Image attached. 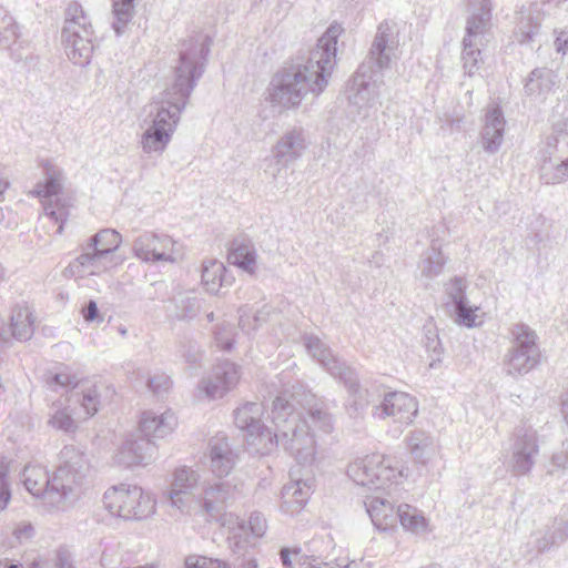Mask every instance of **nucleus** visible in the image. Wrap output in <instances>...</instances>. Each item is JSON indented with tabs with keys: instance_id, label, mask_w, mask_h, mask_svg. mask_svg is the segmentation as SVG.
I'll list each match as a JSON object with an SVG mask.
<instances>
[{
	"instance_id": "6e6d98bb",
	"label": "nucleus",
	"mask_w": 568,
	"mask_h": 568,
	"mask_svg": "<svg viewBox=\"0 0 568 568\" xmlns=\"http://www.w3.org/2000/svg\"><path fill=\"white\" fill-rule=\"evenodd\" d=\"M248 526L254 536L262 537L266 530V520L262 514L253 513L250 517Z\"/></svg>"
},
{
	"instance_id": "69168bd1",
	"label": "nucleus",
	"mask_w": 568,
	"mask_h": 568,
	"mask_svg": "<svg viewBox=\"0 0 568 568\" xmlns=\"http://www.w3.org/2000/svg\"><path fill=\"white\" fill-rule=\"evenodd\" d=\"M44 212L45 214L55 220L57 222L61 219L62 213H58L50 204H44Z\"/></svg>"
},
{
	"instance_id": "a18cd8bd",
	"label": "nucleus",
	"mask_w": 568,
	"mask_h": 568,
	"mask_svg": "<svg viewBox=\"0 0 568 568\" xmlns=\"http://www.w3.org/2000/svg\"><path fill=\"white\" fill-rule=\"evenodd\" d=\"M81 408L87 417L93 416L100 409V393L97 386L82 389Z\"/></svg>"
},
{
	"instance_id": "5701e85b",
	"label": "nucleus",
	"mask_w": 568,
	"mask_h": 568,
	"mask_svg": "<svg viewBox=\"0 0 568 568\" xmlns=\"http://www.w3.org/2000/svg\"><path fill=\"white\" fill-rule=\"evenodd\" d=\"M210 462L213 474L222 478L227 476L236 464L237 456L230 447L225 437H214L210 440Z\"/></svg>"
},
{
	"instance_id": "e433bc0d",
	"label": "nucleus",
	"mask_w": 568,
	"mask_h": 568,
	"mask_svg": "<svg viewBox=\"0 0 568 568\" xmlns=\"http://www.w3.org/2000/svg\"><path fill=\"white\" fill-rule=\"evenodd\" d=\"M398 518L403 528L413 534H423L427 530L428 521L423 513L408 504L398 505L396 519Z\"/></svg>"
},
{
	"instance_id": "9d476101",
	"label": "nucleus",
	"mask_w": 568,
	"mask_h": 568,
	"mask_svg": "<svg viewBox=\"0 0 568 568\" xmlns=\"http://www.w3.org/2000/svg\"><path fill=\"white\" fill-rule=\"evenodd\" d=\"M510 334L513 345L505 356V369L511 376L527 374L539 362L536 332L524 323H517L513 325Z\"/></svg>"
},
{
	"instance_id": "8fccbe9b",
	"label": "nucleus",
	"mask_w": 568,
	"mask_h": 568,
	"mask_svg": "<svg viewBox=\"0 0 568 568\" xmlns=\"http://www.w3.org/2000/svg\"><path fill=\"white\" fill-rule=\"evenodd\" d=\"M424 346L426 351L429 353L430 357V367H434L435 363L440 362L443 355V346L438 338V335L433 329H427L424 338Z\"/></svg>"
},
{
	"instance_id": "20e7f679",
	"label": "nucleus",
	"mask_w": 568,
	"mask_h": 568,
	"mask_svg": "<svg viewBox=\"0 0 568 568\" xmlns=\"http://www.w3.org/2000/svg\"><path fill=\"white\" fill-rule=\"evenodd\" d=\"M84 454L74 446H64L60 452V465L51 477L40 465H28L23 469L26 489L43 505L50 508H61L74 501L88 470Z\"/></svg>"
},
{
	"instance_id": "f704fd0d",
	"label": "nucleus",
	"mask_w": 568,
	"mask_h": 568,
	"mask_svg": "<svg viewBox=\"0 0 568 568\" xmlns=\"http://www.w3.org/2000/svg\"><path fill=\"white\" fill-rule=\"evenodd\" d=\"M538 160L539 175L544 183L557 184L568 179V160L552 155Z\"/></svg>"
},
{
	"instance_id": "9b49d317",
	"label": "nucleus",
	"mask_w": 568,
	"mask_h": 568,
	"mask_svg": "<svg viewBox=\"0 0 568 568\" xmlns=\"http://www.w3.org/2000/svg\"><path fill=\"white\" fill-rule=\"evenodd\" d=\"M263 414L262 403L248 402L234 410V423L245 433L248 445L255 447V450L261 454H268L272 452V432L264 426Z\"/></svg>"
},
{
	"instance_id": "37998d69",
	"label": "nucleus",
	"mask_w": 568,
	"mask_h": 568,
	"mask_svg": "<svg viewBox=\"0 0 568 568\" xmlns=\"http://www.w3.org/2000/svg\"><path fill=\"white\" fill-rule=\"evenodd\" d=\"M466 281L463 277H453L448 283L445 284V295L448 300L447 304H452L453 307H457L460 304L466 303Z\"/></svg>"
},
{
	"instance_id": "13d9d810",
	"label": "nucleus",
	"mask_w": 568,
	"mask_h": 568,
	"mask_svg": "<svg viewBox=\"0 0 568 568\" xmlns=\"http://www.w3.org/2000/svg\"><path fill=\"white\" fill-rule=\"evenodd\" d=\"M82 316L88 323H92L94 321H103V317L99 313L98 304L93 300H90L88 304L82 308Z\"/></svg>"
},
{
	"instance_id": "dca6fc26",
	"label": "nucleus",
	"mask_w": 568,
	"mask_h": 568,
	"mask_svg": "<svg viewBox=\"0 0 568 568\" xmlns=\"http://www.w3.org/2000/svg\"><path fill=\"white\" fill-rule=\"evenodd\" d=\"M155 450L156 448L152 440L132 436L122 443L113 460L116 465L128 468L146 466L153 460Z\"/></svg>"
},
{
	"instance_id": "4d7b16f0",
	"label": "nucleus",
	"mask_w": 568,
	"mask_h": 568,
	"mask_svg": "<svg viewBox=\"0 0 568 568\" xmlns=\"http://www.w3.org/2000/svg\"><path fill=\"white\" fill-rule=\"evenodd\" d=\"M273 314V307L270 305H264L261 310L255 311L251 314L254 325L253 329H257L263 324L270 321L271 316Z\"/></svg>"
},
{
	"instance_id": "393cba45",
	"label": "nucleus",
	"mask_w": 568,
	"mask_h": 568,
	"mask_svg": "<svg viewBox=\"0 0 568 568\" xmlns=\"http://www.w3.org/2000/svg\"><path fill=\"white\" fill-rule=\"evenodd\" d=\"M487 30L477 29L474 22L470 26H466V36L463 40V62L465 72L468 75H473L479 68L480 58V49L479 45L483 44V39Z\"/></svg>"
},
{
	"instance_id": "4468645a",
	"label": "nucleus",
	"mask_w": 568,
	"mask_h": 568,
	"mask_svg": "<svg viewBox=\"0 0 568 568\" xmlns=\"http://www.w3.org/2000/svg\"><path fill=\"white\" fill-rule=\"evenodd\" d=\"M237 495V486L232 480H221L220 478L203 484L197 501L207 517L219 520Z\"/></svg>"
},
{
	"instance_id": "ddd939ff",
	"label": "nucleus",
	"mask_w": 568,
	"mask_h": 568,
	"mask_svg": "<svg viewBox=\"0 0 568 568\" xmlns=\"http://www.w3.org/2000/svg\"><path fill=\"white\" fill-rule=\"evenodd\" d=\"M383 399L374 405L372 414L378 419L392 418L400 426L413 423L417 415L418 406L416 399L407 393L389 392L382 394Z\"/></svg>"
},
{
	"instance_id": "6e6552de",
	"label": "nucleus",
	"mask_w": 568,
	"mask_h": 568,
	"mask_svg": "<svg viewBox=\"0 0 568 568\" xmlns=\"http://www.w3.org/2000/svg\"><path fill=\"white\" fill-rule=\"evenodd\" d=\"M347 474L357 485L372 490H383L390 496L397 488L403 470L394 468L388 458L374 454L352 463Z\"/></svg>"
},
{
	"instance_id": "5fc2aeb1",
	"label": "nucleus",
	"mask_w": 568,
	"mask_h": 568,
	"mask_svg": "<svg viewBox=\"0 0 568 568\" xmlns=\"http://www.w3.org/2000/svg\"><path fill=\"white\" fill-rule=\"evenodd\" d=\"M11 499L10 485L8 481L7 470L0 467V511L6 509Z\"/></svg>"
},
{
	"instance_id": "f8f14e48",
	"label": "nucleus",
	"mask_w": 568,
	"mask_h": 568,
	"mask_svg": "<svg viewBox=\"0 0 568 568\" xmlns=\"http://www.w3.org/2000/svg\"><path fill=\"white\" fill-rule=\"evenodd\" d=\"M509 467L519 476L530 471L539 452L537 433L531 426H519L513 434Z\"/></svg>"
},
{
	"instance_id": "c9c22d12",
	"label": "nucleus",
	"mask_w": 568,
	"mask_h": 568,
	"mask_svg": "<svg viewBox=\"0 0 568 568\" xmlns=\"http://www.w3.org/2000/svg\"><path fill=\"white\" fill-rule=\"evenodd\" d=\"M312 490V480L291 481L282 490L284 504L291 507L292 511L298 510L307 503Z\"/></svg>"
},
{
	"instance_id": "de8ad7c7",
	"label": "nucleus",
	"mask_w": 568,
	"mask_h": 568,
	"mask_svg": "<svg viewBox=\"0 0 568 568\" xmlns=\"http://www.w3.org/2000/svg\"><path fill=\"white\" fill-rule=\"evenodd\" d=\"M0 30V49H10L13 43L18 40L19 27L16 22L14 18L10 14L6 23L1 27Z\"/></svg>"
},
{
	"instance_id": "09e8293b",
	"label": "nucleus",
	"mask_w": 568,
	"mask_h": 568,
	"mask_svg": "<svg viewBox=\"0 0 568 568\" xmlns=\"http://www.w3.org/2000/svg\"><path fill=\"white\" fill-rule=\"evenodd\" d=\"M477 306H470L468 301L454 308L455 322L466 327H475L477 325Z\"/></svg>"
},
{
	"instance_id": "a19ab883",
	"label": "nucleus",
	"mask_w": 568,
	"mask_h": 568,
	"mask_svg": "<svg viewBox=\"0 0 568 568\" xmlns=\"http://www.w3.org/2000/svg\"><path fill=\"white\" fill-rule=\"evenodd\" d=\"M134 1L135 0H112V29L116 36L123 34L126 26L130 23L134 16Z\"/></svg>"
},
{
	"instance_id": "473e14b6",
	"label": "nucleus",
	"mask_w": 568,
	"mask_h": 568,
	"mask_svg": "<svg viewBox=\"0 0 568 568\" xmlns=\"http://www.w3.org/2000/svg\"><path fill=\"white\" fill-rule=\"evenodd\" d=\"M201 278L202 284L210 293H217L222 286L231 284V280L226 275L225 265L216 260L203 262Z\"/></svg>"
},
{
	"instance_id": "412c9836",
	"label": "nucleus",
	"mask_w": 568,
	"mask_h": 568,
	"mask_svg": "<svg viewBox=\"0 0 568 568\" xmlns=\"http://www.w3.org/2000/svg\"><path fill=\"white\" fill-rule=\"evenodd\" d=\"M200 480L199 474L190 467L182 466L174 471L172 488L169 497L172 506L183 509L192 491L195 489Z\"/></svg>"
},
{
	"instance_id": "1a4fd4ad",
	"label": "nucleus",
	"mask_w": 568,
	"mask_h": 568,
	"mask_svg": "<svg viewBox=\"0 0 568 568\" xmlns=\"http://www.w3.org/2000/svg\"><path fill=\"white\" fill-rule=\"evenodd\" d=\"M105 509L115 517L125 520H142L155 510L152 496L141 487L121 484L109 488L103 495Z\"/></svg>"
},
{
	"instance_id": "4be33fe9",
	"label": "nucleus",
	"mask_w": 568,
	"mask_h": 568,
	"mask_svg": "<svg viewBox=\"0 0 568 568\" xmlns=\"http://www.w3.org/2000/svg\"><path fill=\"white\" fill-rule=\"evenodd\" d=\"M176 424V417L171 410L162 414L149 410L142 414L139 430L142 434L141 437L150 440L151 438H164L174 430Z\"/></svg>"
},
{
	"instance_id": "2f4dec72",
	"label": "nucleus",
	"mask_w": 568,
	"mask_h": 568,
	"mask_svg": "<svg viewBox=\"0 0 568 568\" xmlns=\"http://www.w3.org/2000/svg\"><path fill=\"white\" fill-rule=\"evenodd\" d=\"M170 129L159 128L150 123L141 135L140 145L145 154L161 155L168 148L172 135Z\"/></svg>"
},
{
	"instance_id": "4c0bfd02",
	"label": "nucleus",
	"mask_w": 568,
	"mask_h": 568,
	"mask_svg": "<svg viewBox=\"0 0 568 568\" xmlns=\"http://www.w3.org/2000/svg\"><path fill=\"white\" fill-rule=\"evenodd\" d=\"M122 242L121 234L113 229H103L95 233L85 243L89 248L105 251L106 255L113 257L112 254L119 248Z\"/></svg>"
},
{
	"instance_id": "3c124183",
	"label": "nucleus",
	"mask_w": 568,
	"mask_h": 568,
	"mask_svg": "<svg viewBox=\"0 0 568 568\" xmlns=\"http://www.w3.org/2000/svg\"><path fill=\"white\" fill-rule=\"evenodd\" d=\"M234 326L232 324H223L215 332V341L224 351H231L234 344Z\"/></svg>"
},
{
	"instance_id": "7ed1b4c3",
	"label": "nucleus",
	"mask_w": 568,
	"mask_h": 568,
	"mask_svg": "<svg viewBox=\"0 0 568 568\" xmlns=\"http://www.w3.org/2000/svg\"><path fill=\"white\" fill-rule=\"evenodd\" d=\"M211 47V38L196 33L182 41L174 82L150 104L151 124L175 132L182 111L202 77Z\"/></svg>"
},
{
	"instance_id": "0e129e2a",
	"label": "nucleus",
	"mask_w": 568,
	"mask_h": 568,
	"mask_svg": "<svg viewBox=\"0 0 568 568\" xmlns=\"http://www.w3.org/2000/svg\"><path fill=\"white\" fill-rule=\"evenodd\" d=\"M33 527L31 524H21L14 530V536L19 539H28L32 536Z\"/></svg>"
},
{
	"instance_id": "680f3d73",
	"label": "nucleus",
	"mask_w": 568,
	"mask_h": 568,
	"mask_svg": "<svg viewBox=\"0 0 568 568\" xmlns=\"http://www.w3.org/2000/svg\"><path fill=\"white\" fill-rule=\"evenodd\" d=\"M241 312L242 313L240 315V321H239L240 327L243 331H245L246 333L254 332L255 331V329H253L254 322L251 316V313H247L245 310H241Z\"/></svg>"
},
{
	"instance_id": "052dcab7",
	"label": "nucleus",
	"mask_w": 568,
	"mask_h": 568,
	"mask_svg": "<svg viewBox=\"0 0 568 568\" xmlns=\"http://www.w3.org/2000/svg\"><path fill=\"white\" fill-rule=\"evenodd\" d=\"M220 562H213L211 559L207 558H193L189 557L185 560V567L186 568H220Z\"/></svg>"
},
{
	"instance_id": "39448f33",
	"label": "nucleus",
	"mask_w": 568,
	"mask_h": 568,
	"mask_svg": "<svg viewBox=\"0 0 568 568\" xmlns=\"http://www.w3.org/2000/svg\"><path fill=\"white\" fill-rule=\"evenodd\" d=\"M397 47L394 28L388 22H382L367 58L358 67L349 87L348 101L357 109L358 114L366 116V109L375 103L377 93L371 81L375 72L389 68L392 60L396 58Z\"/></svg>"
},
{
	"instance_id": "a878e982",
	"label": "nucleus",
	"mask_w": 568,
	"mask_h": 568,
	"mask_svg": "<svg viewBox=\"0 0 568 568\" xmlns=\"http://www.w3.org/2000/svg\"><path fill=\"white\" fill-rule=\"evenodd\" d=\"M532 537L534 547L538 554L558 547L568 539V520L555 519L550 526L536 530Z\"/></svg>"
},
{
	"instance_id": "b1692460",
	"label": "nucleus",
	"mask_w": 568,
	"mask_h": 568,
	"mask_svg": "<svg viewBox=\"0 0 568 568\" xmlns=\"http://www.w3.org/2000/svg\"><path fill=\"white\" fill-rule=\"evenodd\" d=\"M34 332V317L27 306H17L10 316V335L8 331L1 328L0 339L2 343H8L10 336L18 341H28L32 337Z\"/></svg>"
},
{
	"instance_id": "79ce46f5",
	"label": "nucleus",
	"mask_w": 568,
	"mask_h": 568,
	"mask_svg": "<svg viewBox=\"0 0 568 568\" xmlns=\"http://www.w3.org/2000/svg\"><path fill=\"white\" fill-rule=\"evenodd\" d=\"M432 445V439L424 432H413L407 437V447L414 458L422 464L426 463L428 457L427 450Z\"/></svg>"
},
{
	"instance_id": "72a5a7b5",
	"label": "nucleus",
	"mask_w": 568,
	"mask_h": 568,
	"mask_svg": "<svg viewBox=\"0 0 568 568\" xmlns=\"http://www.w3.org/2000/svg\"><path fill=\"white\" fill-rule=\"evenodd\" d=\"M229 261L231 264L253 274L256 266V251L254 245L246 240H234L230 248Z\"/></svg>"
},
{
	"instance_id": "6ab92c4d",
	"label": "nucleus",
	"mask_w": 568,
	"mask_h": 568,
	"mask_svg": "<svg viewBox=\"0 0 568 568\" xmlns=\"http://www.w3.org/2000/svg\"><path fill=\"white\" fill-rule=\"evenodd\" d=\"M306 148L307 141L303 129L293 128L286 131L273 148L276 165L288 166L303 155Z\"/></svg>"
},
{
	"instance_id": "2eb2a0df",
	"label": "nucleus",
	"mask_w": 568,
	"mask_h": 568,
	"mask_svg": "<svg viewBox=\"0 0 568 568\" xmlns=\"http://www.w3.org/2000/svg\"><path fill=\"white\" fill-rule=\"evenodd\" d=\"M134 255L143 262H170L178 260L176 243L166 234L145 232L133 243Z\"/></svg>"
},
{
	"instance_id": "423d86ee",
	"label": "nucleus",
	"mask_w": 568,
	"mask_h": 568,
	"mask_svg": "<svg viewBox=\"0 0 568 568\" xmlns=\"http://www.w3.org/2000/svg\"><path fill=\"white\" fill-rule=\"evenodd\" d=\"M303 341L307 353L332 376L344 383L348 392L346 407L349 416H362L369 405H376L375 402L382 397V394L362 387L355 372L334 356L317 336L305 335Z\"/></svg>"
},
{
	"instance_id": "f3484780",
	"label": "nucleus",
	"mask_w": 568,
	"mask_h": 568,
	"mask_svg": "<svg viewBox=\"0 0 568 568\" xmlns=\"http://www.w3.org/2000/svg\"><path fill=\"white\" fill-rule=\"evenodd\" d=\"M113 266V257L106 255V252L89 248L83 245L80 256L74 258L64 270L65 276L87 277L100 275Z\"/></svg>"
},
{
	"instance_id": "bb28decb",
	"label": "nucleus",
	"mask_w": 568,
	"mask_h": 568,
	"mask_svg": "<svg viewBox=\"0 0 568 568\" xmlns=\"http://www.w3.org/2000/svg\"><path fill=\"white\" fill-rule=\"evenodd\" d=\"M557 156L568 160V118L558 121L541 143L538 158Z\"/></svg>"
},
{
	"instance_id": "0eeeda50",
	"label": "nucleus",
	"mask_w": 568,
	"mask_h": 568,
	"mask_svg": "<svg viewBox=\"0 0 568 568\" xmlns=\"http://www.w3.org/2000/svg\"><path fill=\"white\" fill-rule=\"evenodd\" d=\"M93 30L82 7L72 2L65 10L61 40L68 58L77 65L84 67L90 62L93 43Z\"/></svg>"
},
{
	"instance_id": "58836bf2",
	"label": "nucleus",
	"mask_w": 568,
	"mask_h": 568,
	"mask_svg": "<svg viewBox=\"0 0 568 568\" xmlns=\"http://www.w3.org/2000/svg\"><path fill=\"white\" fill-rule=\"evenodd\" d=\"M173 301L176 317L180 320H193L201 308V300L195 291L180 292L174 296Z\"/></svg>"
},
{
	"instance_id": "864d4df0",
	"label": "nucleus",
	"mask_w": 568,
	"mask_h": 568,
	"mask_svg": "<svg viewBox=\"0 0 568 568\" xmlns=\"http://www.w3.org/2000/svg\"><path fill=\"white\" fill-rule=\"evenodd\" d=\"M280 558L284 568H292L294 560L301 565L305 564L300 548L290 549L284 547L280 550Z\"/></svg>"
},
{
	"instance_id": "7c9ffc66",
	"label": "nucleus",
	"mask_w": 568,
	"mask_h": 568,
	"mask_svg": "<svg viewBox=\"0 0 568 568\" xmlns=\"http://www.w3.org/2000/svg\"><path fill=\"white\" fill-rule=\"evenodd\" d=\"M43 175L44 182H38L32 194L42 199H50L60 194L64 183L63 171L57 165L45 162L43 164Z\"/></svg>"
},
{
	"instance_id": "c756f323",
	"label": "nucleus",
	"mask_w": 568,
	"mask_h": 568,
	"mask_svg": "<svg viewBox=\"0 0 568 568\" xmlns=\"http://www.w3.org/2000/svg\"><path fill=\"white\" fill-rule=\"evenodd\" d=\"M557 83V74L548 68L534 69L526 83L525 92L534 99H544Z\"/></svg>"
},
{
	"instance_id": "f03ea898",
	"label": "nucleus",
	"mask_w": 568,
	"mask_h": 568,
	"mask_svg": "<svg viewBox=\"0 0 568 568\" xmlns=\"http://www.w3.org/2000/svg\"><path fill=\"white\" fill-rule=\"evenodd\" d=\"M343 31L339 23H332L307 57L297 58L273 77L268 88L272 104L292 109L308 94L313 98L322 94L335 68L337 40Z\"/></svg>"
},
{
	"instance_id": "aec40b11",
	"label": "nucleus",
	"mask_w": 568,
	"mask_h": 568,
	"mask_svg": "<svg viewBox=\"0 0 568 568\" xmlns=\"http://www.w3.org/2000/svg\"><path fill=\"white\" fill-rule=\"evenodd\" d=\"M506 121L498 105L486 110L484 125L480 132V143L485 152H498L504 141Z\"/></svg>"
},
{
	"instance_id": "ea45409f",
	"label": "nucleus",
	"mask_w": 568,
	"mask_h": 568,
	"mask_svg": "<svg viewBox=\"0 0 568 568\" xmlns=\"http://www.w3.org/2000/svg\"><path fill=\"white\" fill-rule=\"evenodd\" d=\"M466 7L470 14L467 26L474 22L477 29L488 30L491 18V0H466Z\"/></svg>"
},
{
	"instance_id": "c85d7f7f",
	"label": "nucleus",
	"mask_w": 568,
	"mask_h": 568,
	"mask_svg": "<svg viewBox=\"0 0 568 568\" xmlns=\"http://www.w3.org/2000/svg\"><path fill=\"white\" fill-rule=\"evenodd\" d=\"M447 258L440 250L437 239H432L429 247L422 254L418 262V271L422 278L434 280L443 273Z\"/></svg>"
},
{
	"instance_id": "a211bd4d",
	"label": "nucleus",
	"mask_w": 568,
	"mask_h": 568,
	"mask_svg": "<svg viewBox=\"0 0 568 568\" xmlns=\"http://www.w3.org/2000/svg\"><path fill=\"white\" fill-rule=\"evenodd\" d=\"M239 379L237 365L225 361L214 367L211 376L202 379L200 389L211 399L221 398L237 384Z\"/></svg>"
},
{
	"instance_id": "cd10ccee",
	"label": "nucleus",
	"mask_w": 568,
	"mask_h": 568,
	"mask_svg": "<svg viewBox=\"0 0 568 568\" xmlns=\"http://www.w3.org/2000/svg\"><path fill=\"white\" fill-rule=\"evenodd\" d=\"M372 523L379 530H387L396 521V509L392 500L384 496H374L365 503Z\"/></svg>"
},
{
	"instance_id": "e2e57ef3",
	"label": "nucleus",
	"mask_w": 568,
	"mask_h": 568,
	"mask_svg": "<svg viewBox=\"0 0 568 568\" xmlns=\"http://www.w3.org/2000/svg\"><path fill=\"white\" fill-rule=\"evenodd\" d=\"M555 47L558 53L566 54L568 52V31H562L555 40Z\"/></svg>"
},
{
	"instance_id": "774afa93",
	"label": "nucleus",
	"mask_w": 568,
	"mask_h": 568,
	"mask_svg": "<svg viewBox=\"0 0 568 568\" xmlns=\"http://www.w3.org/2000/svg\"><path fill=\"white\" fill-rule=\"evenodd\" d=\"M0 568H22V566L19 564H13V562L6 560V561H0Z\"/></svg>"
},
{
	"instance_id": "f257e3e1",
	"label": "nucleus",
	"mask_w": 568,
	"mask_h": 568,
	"mask_svg": "<svg viewBox=\"0 0 568 568\" xmlns=\"http://www.w3.org/2000/svg\"><path fill=\"white\" fill-rule=\"evenodd\" d=\"M272 449L281 447L298 464H311L316 455L317 433L333 430V417L324 403L310 392L285 390L272 404Z\"/></svg>"
},
{
	"instance_id": "49530a36",
	"label": "nucleus",
	"mask_w": 568,
	"mask_h": 568,
	"mask_svg": "<svg viewBox=\"0 0 568 568\" xmlns=\"http://www.w3.org/2000/svg\"><path fill=\"white\" fill-rule=\"evenodd\" d=\"M49 424L58 429L63 432H72L77 428V424L74 418L72 417L70 410L65 408H58L50 417Z\"/></svg>"
},
{
	"instance_id": "c03bdc74",
	"label": "nucleus",
	"mask_w": 568,
	"mask_h": 568,
	"mask_svg": "<svg viewBox=\"0 0 568 568\" xmlns=\"http://www.w3.org/2000/svg\"><path fill=\"white\" fill-rule=\"evenodd\" d=\"M80 383V378L69 372L50 373L45 377V384L52 390L59 388H75Z\"/></svg>"
},
{
	"instance_id": "338daca9",
	"label": "nucleus",
	"mask_w": 568,
	"mask_h": 568,
	"mask_svg": "<svg viewBox=\"0 0 568 568\" xmlns=\"http://www.w3.org/2000/svg\"><path fill=\"white\" fill-rule=\"evenodd\" d=\"M185 361L187 363L194 364L200 358V353L195 349H189L187 353L184 354Z\"/></svg>"
},
{
	"instance_id": "603ef678",
	"label": "nucleus",
	"mask_w": 568,
	"mask_h": 568,
	"mask_svg": "<svg viewBox=\"0 0 568 568\" xmlns=\"http://www.w3.org/2000/svg\"><path fill=\"white\" fill-rule=\"evenodd\" d=\"M171 385L172 381L170 376L164 373H156L148 381L149 389L158 396L166 393Z\"/></svg>"
},
{
	"instance_id": "bf43d9fd",
	"label": "nucleus",
	"mask_w": 568,
	"mask_h": 568,
	"mask_svg": "<svg viewBox=\"0 0 568 568\" xmlns=\"http://www.w3.org/2000/svg\"><path fill=\"white\" fill-rule=\"evenodd\" d=\"M550 465H551V468L549 469V474H554L556 470H559V469H567L568 468V450L555 453L551 456Z\"/></svg>"
}]
</instances>
